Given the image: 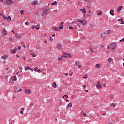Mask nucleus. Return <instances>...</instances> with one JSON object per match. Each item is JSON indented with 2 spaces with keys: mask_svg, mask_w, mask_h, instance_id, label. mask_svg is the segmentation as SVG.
Returning <instances> with one entry per match:
<instances>
[{
  "mask_svg": "<svg viewBox=\"0 0 124 124\" xmlns=\"http://www.w3.org/2000/svg\"><path fill=\"white\" fill-rule=\"evenodd\" d=\"M21 110H22V111H25V108H22Z\"/></svg>",
  "mask_w": 124,
  "mask_h": 124,
  "instance_id": "obj_55",
  "label": "nucleus"
},
{
  "mask_svg": "<svg viewBox=\"0 0 124 124\" xmlns=\"http://www.w3.org/2000/svg\"><path fill=\"white\" fill-rule=\"evenodd\" d=\"M96 67L97 68H100V64H98V63H97L96 64Z\"/></svg>",
  "mask_w": 124,
  "mask_h": 124,
  "instance_id": "obj_26",
  "label": "nucleus"
},
{
  "mask_svg": "<svg viewBox=\"0 0 124 124\" xmlns=\"http://www.w3.org/2000/svg\"><path fill=\"white\" fill-rule=\"evenodd\" d=\"M18 93H21L22 92V89L20 88L18 91Z\"/></svg>",
  "mask_w": 124,
  "mask_h": 124,
  "instance_id": "obj_35",
  "label": "nucleus"
},
{
  "mask_svg": "<svg viewBox=\"0 0 124 124\" xmlns=\"http://www.w3.org/2000/svg\"><path fill=\"white\" fill-rule=\"evenodd\" d=\"M66 76H68V73H66L64 74Z\"/></svg>",
  "mask_w": 124,
  "mask_h": 124,
  "instance_id": "obj_59",
  "label": "nucleus"
},
{
  "mask_svg": "<svg viewBox=\"0 0 124 124\" xmlns=\"http://www.w3.org/2000/svg\"><path fill=\"white\" fill-rule=\"evenodd\" d=\"M32 29H35V26L34 25L32 26L31 27Z\"/></svg>",
  "mask_w": 124,
  "mask_h": 124,
  "instance_id": "obj_50",
  "label": "nucleus"
},
{
  "mask_svg": "<svg viewBox=\"0 0 124 124\" xmlns=\"http://www.w3.org/2000/svg\"><path fill=\"white\" fill-rule=\"evenodd\" d=\"M78 22H81V19H78Z\"/></svg>",
  "mask_w": 124,
  "mask_h": 124,
  "instance_id": "obj_57",
  "label": "nucleus"
},
{
  "mask_svg": "<svg viewBox=\"0 0 124 124\" xmlns=\"http://www.w3.org/2000/svg\"><path fill=\"white\" fill-rule=\"evenodd\" d=\"M115 49H116V47H113L112 48H111L112 51H113Z\"/></svg>",
  "mask_w": 124,
  "mask_h": 124,
  "instance_id": "obj_48",
  "label": "nucleus"
},
{
  "mask_svg": "<svg viewBox=\"0 0 124 124\" xmlns=\"http://www.w3.org/2000/svg\"><path fill=\"white\" fill-rule=\"evenodd\" d=\"M103 86L104 88H105V87H106V84H103Z\"/></svg>",
  "mask_w": 124,
  "mask_h": 124,
  "instance_id": "obj_53",
  "label": "nucleus"
},
{
  "mask_svg": "<svg viewBox=\"0 0 124 124\" xmlns=\"http://www.w3.org/2000/svg\"><path fill=\"white\" fill-rule=\"evenodd\" d=\"M38 3V1L35 0L31 3V5H36Z\"/></svg>",
  "mask_w": 124,
  "mask_h": 124,
  "instance_id": "obj_9",
  "label": "nucleus"
},
{
  "mask_svg": "<svg viewBox=\"0 0 124 124\" xmlns=\"http://www.w3.org/2000/svg\"><path fill=\"white\" fill-rule=\"evenodd\" d=\"M114 11H115L114 10L111 9L109 12L110 14H111L112 16H114Z\"/></svg>",
  "mask_w": 124,
  "mask_h": 124,
  "instance_id": "obj_14",
  "label": "nucleus"
},
{
  "mask_svg": "<svg viewBox=\"0 0 124 124\" xmlns=\"http://www.w3.org/2000/svg\"><path fill=\"white\" fill-rule=\"evenodd\" d=\"M66 102H69V100L67 99H65Z\"/></svg>",
  "mask_w": 124,
  "mask_h": 124,
  "instance_id": "obj_60",
  "label": "nucleus"
},
{
  "mask_svg": "<svg viewBox=\"0 0 124 124\" xmlns=\"http://www.w3.org/2000/svg\"><path fill=\"white\" fill-rule=\"evenodd\" d=\"M37 72H41V70H40V69H38V70H37Z\"/></svg>",
  "mask_w": 124,
  "mask_h": 124,
  "instance_id": "obj_58",
  "label": "nucleus"
},
{
  "mask_svg": "<svg viewBox=\"0 0 124 124\" xmlns=\"http://www.w3.org/2000/svg\"><path fill=\"white\" fill-rule=\"evenodd\" d=\"M11 52L12 54H15V53H17V48L15 47L14 49H12Z\"/></svg>",
  "mask_w": 124,
  "mask_h": 124,
  "instance_id": "obj_7",
  "label": "nucleus"
},
{
  "mask_svg": "<svg viewBox=\"0 0 124 124\" xmlns=\"http://www.w3.org/2000/svg\"><path fill=\"white\" fill-rule=\"evenodd\" d=\"M2 33L3 35L6 36L8 34L7 32L6 31V30H5V28H4V29L2 31Z\"/></svg>",
  "mask_w": 124,
  "mask_h": 124,
  "instance_id": "obj_5",
  "label": "nucleus"
},
{
  "mask_svg": "<svg viewBox=\"0 0 124 124\" xmlns=\"http://www.w3.org/2000/svg\"><path fill=\"white\" fill-rule=\"evenodd\" d=\"M46 13L45 11H44L42 14H41L42 16H44L45 15Z\"/></svg>",
  "mask_w": 124,
  "mask_h": 124,
  "instance_id": "obj_34",
  "label": "nucleus"
},
{
  "mask_svg": "<svg viewBox=\"0 0 124 124\" xmlns=\"http://www.w3.org/2000/svg\"><path fill=\"white\" fill-rule=\"evenodd\" d=\"M113 47H117V44L115 43H113L112 44Z\"/></svg>",
  "mask_w": 124,
  "mask_h": 124,
  "instance_id": "obj_25",
  "label": "nucleus"
},
{
  "mask_svg": "<svg viewBox=\"0 0 124 124\" xmlns=\"http://www.w3.org/2000/svg\"><path fill=\"white\" fill-rule=\"evenodd\" d=\"M30 70H31V71L32 72V71H33V69H32L31 68H30Z\"/></svg>",
  "mask_w": 124,
  "mask_h": 124,
  "instance_id": "obj_61",
  "label": "nucleus"
},
{
  "mask_svg": "<svg viewBox=\"0 0 124 124\" xmlns=\"http://www.w3.org/2000/svg\"><path fill=\"white\" fill-rule=\"evenodd\" d=\"M72 74H73V73H71L70 74H69L70 76H72Z\"/></svg>",
  "mask_w": 124,
  "mask_h": 124,
  "instance_id": "obj_64",
  "label": "nucleus"
},
{
  "mask_svg": "<svg viewBox=\"0 0 124 124\" xmlns=\"http://www.w3.org/2000/svg\"><path fill=\"white\" fill-rule=\"evenodd\" d=\"M9 41H10V42H14V39H12V38H9Z\"/></svg>",
  "mask_w": 124,
  "mask_h": 124,
  "instance_id": "obj_21",
  "label": "nucleus"
},
{
  "mask_svg": "<svg viewBox=\"0 0 124 124\" xmlns=\"http://www.w3.org/2000/svg\"><path fill=\"white\" fill-rule=\"evenodd\" d=\"M63 47L62 46V45L61 44H57L56 45V49L58 50L59 51H61V50H62L63 49Z\"/></svg>",
  "mask_w": 124,
  "mask_h": 124,
  "instance_id": "obj_1",
  "label": "nucleus"
},
{
  "mask_svg": "<svg viewBox=\"0 0 124 124\" xmlns=\"http://www.w3.org/2000/svg\"><path fill=\"white\" fill-rule=\"evenodd\" d=\"M122 7H123V6H120L118 7V11L119 12H120V11H121L122 10Z\"/></svg>",
  "mask_w": 124,
  "mask_h": 124,
  "instance_id": "obj_20",
  "label": "nucleus"
},
{
  "mask_svg": "<svg viewBox=\"0 0 124 124\" xmlns=\"http://www.w3.org/2000/svg\"><path fill=\"white\" fill-rule=\"evenodd\" d=\"M15 37L16 38H19V39H21V37H22V36L20 34H18V33H16L15 34Z\"/></svg>",
  "mask_w": 124,
  "mask_h": 124,
  "instance_id": "obj_6",
  "label": "nucleus"
},
{
  "mask_svg": "<svg viewBox=\"0 0 124 124\" xmlns=\"http://www.w3.org/2000/svg\"><path fill=\"white\" fill-rule=\"evenodd\" d=\"M59 104H60V105H62V101H60L59 102Z\"/></svg>",
  "mask_w": 124,
  "mask_h": 124,
  "instance_id": "obj_44",
  "label": "nucleus"
},
{
  "mask_svg": "<svg viewBox=\"0 0 124 124\" xmlns=\"http://www.w3.org/2000/svg\"><path fill=\"white\" fill-rule=\"evenodd\" d=\"M118 20V21H121V22H123V19H119Z\"/></svg>",
  "mask_w": 124,
  "mask_h": 124,
  "instance_id": "obj_54",
  "label": "nucleus"
},
{
  "mask_svg": "<svg viewBox=\"0 0 124 124\" xmlns=\"http://www.w3.org/2000/svg\"><path fill=\"white\" fill-rule=\"evenodd\" d=\"M32 57H33V58H35V57H36V55L33 54V55H32Z\"/></svg>",
  "mask_w": 124,
  "mask_h": 124,
  "instance_id": "obj_51",
  "label": "nucleus"
},
{
  "mask_svg": "<svg viewBox=\"0 0 124 124\" xmlns=\"http://www.w3.org/2000/svg\"><path fill=\"white\" fill-rule=\"evenodd\" d=\"M81 24L83 25V26H85V25H87V22L85 21V20H82L80 21Z\"/></svg>",
  "mask_w": 124,
  "mask_h": 124,
  "instance_id": "obj_8",
  "label": "nucleus"
},
{
  "mask_svg": "<svg viewBox=\"0 0 124 124\" xmlns=\"http://www.w3.org/2000/svg\"><path fill=\"white\" fill-rule=\"evenodd\" d=\"M52 36V37H55L56 36V34L54 33Z\"/></svg>",
  "mask_w": 124,
  "mask_h": 124,
  "instance_id": "obj_52",
  "label": "nucleus"
},
{
  "mask_svg": "<svg viewBox=\"0 0 124 124\" xmlns=\"http://www.w3.org/2000/svg\"><path fill=\"white\" fill-rule=\"evenodd\" d=\"M25 12V10H21L20 11V13L21 14V15H24V13Z\"/></svg>",
  "mask_w": 124,
  "mask_h": 124,
  "instance_id": "obj_24",
  "label": "nucleus"
},
{
  "mask_svg": "<svg viewBox=\"0 0 124 124\" xmlns=\"http://www.w3.org/2000/svg\"><path fill=\"white\" fill-rule=\"evenodd\" d=\"M12 32L14 34L15 33V32H14V30H12Z\"/></svg>",
  "mask_w": 124,
  "mask_h": 124,
  "instance_id": "obj_63",
  "label": "nucleus"
},
{
  "mask_svg": "<svg viewBox=\"0 0 124 124\" xmlns=\"http://www.w3.org/2000/svg\"><path fill=\"white\" fill-rule=\"evenodd\" d=\"M12 80L13 81H16L17 80V77H16V76H14L12 77Z\"/></svg>",
  "mask_w": 124,
  "mask_h": 124,
  "instance_id": "obj_16",
  "label": "nucleus"
},
{
  "mask_svg": "<svg viewBox=\"0 0 124 124\" xmlns=\"http://www.w3.org/2000/svg\"><path fill=\"white\" fill-rule=\"evenodd\" d=\"M19 68L20 70V72H22V69H23V68L22 67H19Z\"/></svg>",
  "mask_w": 124,
  "mask_h": 124,
  "instance_id": "obj_40",
  "label": "nucleus"
},
{
  "mask_svg": "<svg viewBox=\"0 0 124 124\" xmlns=\"http://www.w3.org/2000/svg\"><path fill=\"white\" fill-rule=\"evenodd\" d=\"M85 76H86L85 77H83V79H88V77H87V75H86Z\"/></svg>",
  "mask_w": 124,
  "mask_h": 124,
  "instance_id": "obj_42",
  "label": "nucleus"
},
{
  "mask_svg": "<svg viewBox=\"0 0 124 124\" xmlns=\"http://www.w3.org/2000/svg\"><path fill=\"white\" fill-rule=\"evenodd\" d=\"M20 114H24V111L23 110H20Z\"/></svg>",
  "mask_w": 124,
  "mask_h": 124,
  "instance_id": "obj_47",
  "label": "nucleus"
},
{
  "mask_svg": "<svg viewBox=\"0 0 124 124\" xmlns=\"http://www.w3.org/2000/svg\"><path fill=\"white\" fill-rule=\"evenodd\" d=\"M112 31H113V30H107V33H108V34H110Z\"/></svg>",
  "mask_w": 124,
  "mask_h": 124,
  "instance_id": "obj_18",
  "label": "nucleus"
},
{
  "mask_svg": "<svg viewBox=\"0 0 124 124\" xmlns=\"http://www.w3.org/2000/svg\"><path fill=\"white\" fill-rule=\"evenodd\" d=\"M78 68H81V67H82V65H78Z\"/></svg>",
  "mask_w": 124,
  "mask_h": 124,
  "instance_id": "obj_41",
  "label": "nucleus"
},
{
  "mask_svg": "<svg viewBox=\"0 0 124 124\" xmlns=\"http://www.w3.org/2000/svg\"><path fill=\"white\" fill-rule=\"evenodd\" d=\"M93 46H89V49L91 53H93Z\"/></svg>",
  "mask_w": 124,
  "mask_h": 124,
  "instance_id": "obj_10",
  "label": "nucleus"
},
{
  "mask_svg": "<svg viewBox=\"0 0 124 124\" xmlns=\"http://www.w3.org/2000/svg\"><path fill=\"white\" fill-rule=\"evenodd\" d=\"M7 58H8V56H7V55H4L3 56H1V59L2 60H6V59Z\"/></svg>",
  "mask_w": 124,
  "mask_h": 124,
  "instance_id": "obj_11",
  "label": "nucleus"
},
{
  "mask_svg": "<svg viewBox=\"0 0 124 124\" xmlns=\"http://www.w3.org/2000/svg\"><path fill=\"white\" fill-rule=\"evenodd\" d=\"M52 29L54 31H59L60 29H59V28L58 27H53Z\"/></svg>",
  "mask_w": 124,
  "mask_h": 124,
  "instance_id": "obj_12",
  "label": "nucleus"
},
{
  "mask_svg": "<svg viewBox=\"0 0 124 124\" xmlns=\"http://www.w3.org/2000/svg\"><path fill=\"white\" fill-rule=\"evenodd\" d=\"M78 63H80V62H75V64H76V65H78Z\"/></svg>",
  "mask_w": 124,
  "mask_h": 124,
  "instance_id": "obj_38",
  "label": "nucleus"
},
{
  "mask_svg": "<svg viewBox=\"0 0 124 124\" xmlns=\"http://www.w3.org/2000/svg\"><path fill=\"white\" fill-rule=\"evenodd\" d=\"M13 3V1L12 0H6V4L9 5Z\"/></svg>",
  "mask_w": 124,
  "mask_h": 124,
  "instance_id": "obj_4",
  "label": "nucleus"
},
{
  "mask_svg": "<svg viewBox=\"0 0 124 124\" xmlns=\"http://www.w3.org/2000/svg\"><path fill=\"white\" fill-rule=\"evenodd\" d=\"M108 61V62H112V59H111V58H109Z\"/></svg>",
  "mask_w": 124,
  "mask_h": 124,
  "instance_id": "obj_29",
  "label": "nucleus"
},
{
  "mask_svg": "<svg viewBox=\"0 0 124 124\" xmlns=\"http://www.w3.org/2000/svg\"><path fill=\"white\" fill-rule=\"evenodd\" d=\"M122 41H124V38H123L122 40H120V42H122Z\"/></svg>",
  "mask_w": 124,
  "mask_h": 124,
  "instance_id": "obj_43",
  "label": "nucleus"
},
{
  "mask_svg": "<svg viewBox=\"0 0 124 124\" xmlns=\"http://www.w3.org/2000/svg\"><path fill=\"white\" fill-rule=\"evenodd\" d=\"M62 54L64 55L65 56H67V53H66L65 52H62Z\"/></svg>",
  "mask_w": 124,
  "mask_h": 124,
  "instance_id": "obj_39",
  "label": "nucleus"
},
{
  "mask_svg": "<svg viewBox=\"0 0 124 124\" xmlns=\"http://www.w3.org/2000/svg\"><path fill=\"white\" fill-rule=\"evenodd\" d=\"M69 106L70 107H72V103H70L68 105H67L66 107V108L68 109V108H69Z\"/></svg>",
  "mask_w": 124,
  "mask_h": 124,
  "instance_id": "obj_13",
  "label": "nucleus"
},
{
  "mask_svg": "<svg viewBox=\"0 0 124 124\" xmlns=\"http://www.w3.org/2000/svg\"><path fill=\"white\" fill-rule=\"evenodd\" d=\"M36 49H37V50H40V46H36Z\"/></svg>",
  "mask_w": 124,
  "mask_h": 124,
  "instance_id": "obj_32",
  "label": "nucleus"
},
{
  "mask_svg": "<svg viewBox=\"0 0 124 124\" xmlns=\"http://www.w3.org/2000/svg\"><path fill=\"white\" fill-rule=\"evenodd\" d=\"M62 58H67V56H64V55H62Z\"/></svg>",
  "mask_w": 124,
  "mask_h": 124,
  "instance_id": "obj_46",
  "label": "nucleus"
},
{
  "mask_svg": "<svg viewBox=\"0 0 124 124\" xmlns=\"http://www.w3.org/2000/svg\"><path fill=\"white\" fill-rule=\"evenodd\" d=\"M30 68H31L30 67L27 66V67H26V68L25 69V71H26V70H29V69H30Z\"/></svg>",
  "mask_w": 124,
  "mask_h": 124,
  "instance_id": "obj_27",
  "label": "nucleus"
},
{
  "mask_svg": "<svg viewBox=\"0 0 124 124\" xmlns=\"http://www.w3.org/2000/svg\"><path fill=\"white\" fill-rule=\"evenodd\" d=\"M69 30H72V29H73V27L72 26H70L69 27Z\"/></svg>",
  "mask_w": 124,
  "mask_h": 124,
  "instance_id": "obj_45",
  "label": "nucleus"
},
{
  "mask_svg": "<svg viewBox=\"0 0 124 124\" xmlns=\"http://www.w3.org/2000/svg\"><path fill=\"white\" fill-rule=\"evenodd\" d=\"M62 57L61 56V57H59L58 58V61H62Z\"/></svg>",
  "mask_w": 124,
  "mask_h": 124,
  "instance_id": "obj_30",
  "label": "nucleus"
},
{
  "mask_svg": "<svg viewBox=\"0 0 124 124\" xmlns=\"http://www.w3.org/2000/svg\"><path fill=\"white\" fill-rule=\"evenodd\" d=\"M57 3H58V2L57 1H55L54 2L51 3V5H57Z\"/></svg>",
  "mask_w": 124,
  "mask_h": 124,
  "instance_id": "obj_23",
  "label": "nucleus"
},
{
  "mask_svg": "<svg viewBox=\"0 0 124 124\" xmlns=\"http://www.w3.org/2000/svg\"><path fill=\"white\" fill-rule=\"evenodd\" d=\"M82 114H83V115H84L85 117H87V114H86V113L83 112H82Z\"/></svg>",
  "mask_w": 124,
  "mask_h": 124,
  "instance_id": "obj_36",
  "label": "nucleus"
},
{
  "mask_svg": "<svg viewBox=\"0 0 124 124\" xmlns=\"http://www.w3.org/2000/svg\"><path fill=\"white\" fill-rule=\"evenodd\" d=\"M96 87V88H98L99 89H101L102 88V85H101V84H100V81H97Z\"/></svg>",
  "mask_w": 124,
  "mask_h": 124,
  "instance_id": "obj_3",
  "label": "nucleus"
},
{
  "mask_svg": "<svg viewBox=\"0 0 124 124\" xmlns=\"http://www.w3.org/2000/svg\"><path fill=\"white\" fill-rule=\"evenodd\" d=\"M25 25H26L27 26H29V25H30V23H29V22H26L25 23Z\"/></svg>",
  "mask_w": 124,
  "mask_h": 124,
  "instance_id": "obj_33",
  "label": "nucleus"
},
{
  "mask_svg": "<svg viewBox=\"0 0 124 124\" xmlns=\"http://www.w3.org/2000/svg\"><path fill=\"white\" fill-rule=\"evenodd\" d=\"M31 106H33V103H31L30 105V107H31Z\"/></svg>",
  "mask_w": 124,
  "mask_h": 124,
  "instance_id": "obj_37",
  "label": "nucleus"
},
{
  "mask_svg": "<svg viewBox=\"0 0 124 124\" xmlns=\"http://www.w3.org/2000/svg\"><path fill=\"white\" fill-rule=\"evenodd\" d=\"M18 50H21V46H18Z\"/></svg>",
  "mask_w": 124,
  "mask_h": 124,
  "instance_id": "obj_62",
  "label": "nucleus"
},
{
  "mask_svg": "<svg viewBox=\"0 0 124 124\" xmlns=\"http://www.w3.org/2000/svg\"><path fill=\"white\" fill-rule=\"evenodd\" d=\"M50 40L53 41V38H52L51 37H50Z\"/></svg>",
  "mask_w": 124,
  "mask_h": 124,
  "instance_id": "obj_56",
  "label": "nucleus"
},
{
  "mask_svg": "<svg viewBox=\"0 0 124 124\" xmlns=\"http://www.w3.org/2000/svg\"><path fill=\"white\" fill-rule=\"evenodd\" d=\"M80 11H82V13H86V9L84 8V9H80L79 10Z\"/></svg>",
  "mask_w": 124,
  "mask_h": 124,
  "instance_id": "obj_17",
  "label": "nucleus"
},
{
  "mask_svg": "<svg viewBox=\"0 0 124 124\" xmlns=\"http://www.w3.org/2000/svg\"><path fill=\"white\" fill-rule=\"evenodd\" d=\"M67 55H68V57L69 58H72V56H71V54L70 53H67Z\"/></svg>",
  "mask_w": 124,
  "mask_h": 124,
  "instance_id": "obj_28",
  "label": "nucleus"
},
{
  "mask_svg": "<svg viewBox=\"0 0 124 124\" xmlns=\"http://www.w3.org/2000/svg\"><path fill=\"white\" fill-rule=\"evenodd\" d=\"M52 87H53L54 88H57L58 87V85H57V83L56 82H53V85H52Z\"/></svg>",
  "mask_w": 124,
  "mask_h": 124,
  "instance_id": "obj_19",
  "label": "nucleus"
},
{
  "mask_svg": "<svg viewBox=\"0 0 124 124\" xmlns=\"http://www.w3.org/2000/svg\"><path fill=\"white\" fill-rule=\"evenodd\" d=\"M59 29L60 30H62V29H63V25L61 24V26L59 27Z\"/></svg>",
  "mask_w": 124,
  "mask_h": 124,
  "instance_id": "obj_22",
  "label": "nucleus"
},
{
  "mask_svg": "<svg viewBox=\"0 0 124 124\" xmlns=\"http://www.w3.org/2000/svg\"><path fill=\"white\" fill-rule=\"evenodd\" d=\"M97 15L98 16L102 15V12L100 11V12L97 13Z\"/></svg>",
  "mask_w": 124,
  "mask_h": 124,
  "instance_id": "obj_31",
  "label": "nucleus"
},
{
  "mask_svg": "<svg viewBox=\"0 0 124 124\" xmlns=\"http://www.w3.org/2000/svg\"><path fill=\"white\" fill-rule=\"evenodd\" d=\"M64 96H65V97H66V98H68V95H64Z\"/></svg>",
  "mask_w": 124,
  "mask_h": 124,
  "instance_id": "obj_49",
  "label": "nucleus"
},
{
  "mask_svg": "<svg viewBox=\"0 0 124 124\" xmlns=\"http://www.w3.org/2000/svg\"><path fill=\"white\" fill-rule=\"evenodd\" d=\"M25 92L27 93H28V94H30V93H31V90L28 89V90H25Z\"/></svg>",
  "mask_w": 124,
  "mask_h": 124,
  "instance_id": "obj_15",
  "label": "nucleus"
},
{
  "mask_svg": "<svg viewBox=\"0 0 124 124\" xmlns=\"http://www.w3.org/2000/svg\"><path fill=\"white\" fill-rule=\"evenodd\" d=\"M3 18H4V19L5 20H7L8 21V22H10V21H11V17H10V16H9L7 17L5 16L4 15H3Z\"/></svg>",
  "mask_w": 124,
  "mask_h": 124,
  "instance_id": "obj_2",
  "label": "nucleus"
}]
</instances>
